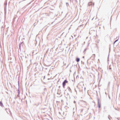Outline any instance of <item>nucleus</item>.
Here are the masks:
<instances>
[{
    "label": "nucleus",
    "mask_w": 120,
    "mask_h": 120,
    "mask_svg": "<svg viewBox=\"0 0 120 120\" xmlns=\"http://www.w3.org/2000/svg\"><path fill=\"white\" fill-rule=\"evenodd\" d=\"M68 81L66 80H65L63 83V86L64 88L66 85V84L68 82Z\"/></svg>",
    "instance_id": "f257e3e1"
},
{
    "label": "nucleus",
    "mask_w": 120,
    "mask_h": 120,
    "mask_svg": "<svg viewBox=\"0 0 120 120\" xmlns=\"http://www.w3.org/2000/svg\"><path fill=\"white\" fill-rule=\"evenodd\" d=\"M88 4L89 6L91 5H94V3L92 2H89Z\"/></svg>",
    "instance_id": "f03ea898"
},
{
    "label": "nucleus",
    "mask_w": 120,
    "mask_h": 120,
    "mask_svg": "<svg viewBox=\"0 0 120 120\" xmlns=\"http://www.w3.org/2000/svg\"><path fill=\"white\" fill-rule=\"evenodd\" d=\"M98 107L99 108H100L101 106V103L99 101H98Z\"/></svg>",
    "instance_id": "7ed1b4c3"
},
{
    "label": "nucleus",
    "mask_w": 120,
    "mask_h": 120,
    "mask_svg": "<svg viewBox=\"0 0 120 120\" xmlns=\"http://www.w3.org/2000/svg\"><path fill=\"white\" fill-rule=\"evenodd\" d=\"M0 105L2 107H3V105L1 101L0 102Z\"/></svg>",
    "instance_id": "20e7f679"
},
{
    "label": "nucleus",
    "mask_w": 120,
    "mask_h": 120,
    "mask_svg": "<svg viewBox=\"0 0 120 120\" xmlns=\"http://www.w3.org/2000/svg\"><path fill=\"white\" fill-rule=\"evenodd\" d=\"M80 60V59L79 58H76V61L77 62H79Z\"/></svg>",
    "instance_id": "39448f33"
},
{
    "label": "nucleus",
    "mask_w": 120,
    "mask_h": 120,
    "mask_svg": "<svg viewBox=\"0 0 120 120\" xmlns=\"http://www.w3.org/2000/svg\"><path fill=\"white\" fill-rule=\"evenodd\" d=\"M95 57V54H93L92 55V56L91 57H93V58H94Z\"/></svg>",
    "instance_id": "423d86ee"
},
{
    "label": "nucleus",
    "mask_w": 120,
    "mask_h": 120,
    "mask_svg": "<svg viewBox=\"0 0 120 120\" xmlns=\"http://www.w3.org/2000/svg\"><path fill=\"white\" fill-rule=\"evenodd\" d=\"M118 41V40H116L114 42V43H115L117 41Z\"/></svg>",
    "instance_id": "0eeeda50"
},
{
    "label": "nucleus",
    "mask_w": 120,
    "mask_h": 120,
    "mask_svg": "<svg viewBox=\"0 0 120 120\" xmlns=\"http://www.w3.org/2000/svg\"><path fill=\"white\" fill-rule=\"evenodd\" d=\"M84 56L83 57V58H84Z\"/></svg>",
    "instance_id": "6e6552de"
}]
</instances>
